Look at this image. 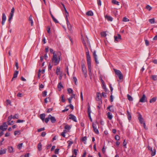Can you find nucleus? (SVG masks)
Instances as JSON below:
<instances>
[{
	"instance_id": "nucleus-1",
	"label": "nucleus",
	"mask_w": 157,
	"mask_h": 157,
	"mask_svg": "<svg viewBox=\"0 0 157 157\" xmlns=\"http://www.w3.org/2000/svg\"><path fill=\"white\" fill-rule=\"evenodd\" d=\"M60 55H59L58 56L56 54H55V53H53V57L52 59V62L54 63L55 66L57 65L59 63Z\"/></svg>"
},
{
	"instance_id": "nucleus-2",
	"label": "nucleus",
	"mask_w": 157,
	"mask_h": 157,
	"mask_svg": "<svg viewBox=\"0 0 157 157\" xmlns=\"http://www.w3.org/2000/svg\"><path fill=\"white\" fill-rule=\"evenodd\" d=\"M87 64L88 67V70L90 76L91 74V62L90 59H87Z\"/></svg>"
},
{
	"instance_id": "nucleus-3",
	"label": "nucleus",
	"mask_w": 157,
	"mask_h": 157,
	"mask_svg": "<svg viewBox=\"0 0 157 157\" xmlns=\"http://www.w3.org/2000/svg\"><path fill=\"white\" fill-rule=\"evenodd\" d=\"M114 71L116 74L118 75L120 79L121 80L123 79V75L120 71L116 69H114Z\"/></svg>"
},
{
	"instance_id": "nucleus-4",
	"label": "nucleus",
	"mask_w": 157,
	"mask_h": 157,
	"mask_svg": "<svg viewBox=\"0 0 157 157\" xmlns=\"http://www.w3.org/2000/svg\"><path fill=\"white\" fill-rule=\"evenodd\" d=\"M61 4H62V5L63 6L64 9L65 13H66V21H67V25H71L70 23V22L69 21L68 19L67 18V17L69 16L68 13L66 10V9L63 3H62Z\"/></svg>"
},
{
	"instance_id": "nucleus-5",
	"label": "nucleus",
	"mask_w": 157,
	"mask_h": 157,
	"mask_svg": "<svg viewBox=\"0 0 157 157\" xmlns=\"http://www.w3.org/2000/svg\"><path fill=\"white\" fill-rule=\"evenodd\" d=\"M8 125L6 122L3 123L2 125L0 126V130H2L3 131L6 130L7 128Z\"/></svg>"
},
{
	"instance_id": "nucleus-6",
	"label": "nucleus",
	"mask_w": 157,
	"mask_h": 157,
	"mask_svg": "<svg viewBox=\"0 0 157 157\" xmlns=\"http://www.w3.org/2000/svg\"><path fill=\"white\" fill-rule=\"evenodd\" d=\"M147 101V98L144 94H143L139 100V102H145Z\"/></svg>"
},
{
	"instance_id": "nucleus-7",
	"label": "nucleus",
	"mask_w": 157,
	"mask_h": 157,
	"mask_svg": "<svg viewBox=\"0 0 157 157\" xmlns=\"http://www.w3.org/2000/svg\"><path fill=\"white\" fill-rule=\"evenodd\" d=\"M92 126L94 129V131L95 133L97 134H99V131L97 128V126L96 124L94 123H93Z\"/></svg>"
},
{
	"instance_id": "nucleus-8",
	"label": "nucleus",
	"mask_w": 157,
	"mask_h": 157,
	"mask_svg": "<svg viewBox=\"0 0 157 157\" xmlns=\"http://www.w3.org/2000/svg\"><path fill=\"white\" fill-rule=\"evenodd\" d=\"M93 55V56L94 58V60H95L96 63V64H98L99 63V62L98 60L97 56L96 54V51H94Z\"/></svg>"
},
{
	"instance_id": "nucleus-9",
	"label": "nucleus",
	"mask_w": 157,
	"mask_h": 157,
	"mask_svg": "<svg viewBox=\"0 0 157 157\" xmlns=\"http://www.w3.org/2000/svg\"><path fill=\"white\" fill-rule=\"evenodd\" d=\"M69 119L71 120H72L75 122H77L76 117L74 115L71 114L69 115Z\"/></svg>"
},
{
	"instance_id": "nucleus-10",
	"label": "nucleus",
	"mask_w": 157,
	"mask_h": 157,
	"mask_svg": "<svg viewBox=\"0 0 157 157\" xmlns=\"http://www.w3.org/2000/svg\"><path fill=\"white\" fill-rule=\"evenodd\" d=\"M49 118H50V120L52 123H54L56 122V119L54 117L52 116L51 114L49 115Z\"/></svg>"
},
{
	"instance_id": "nucleus-11",
	"label": "nucleus",
	"mask_w": 157,
	"mask_h": 157,
	"mask_svg": "<svg viewBox=\"0 0 157 157\" xmlns=\"http://www.w3.org/2000/svg\"><path fill=\"white\" fill-rule=\"evenodd\" d=\"M138 119L140 124H143L144 123H145L144 120L143 118L142 117L141 115L140 114L138 117Z\"/></svg>"
},
{
	"instance_id": "nucleus-12",
	"label": "nucleus",
	"mask_w": 157,
	"mask_h": 157,
	"mask_svg": "<svg viewBox=\"0 0 157 157\" xmlns=\"http://www.w3.org/2000/svg\"><path fill=\"white\" fill-rule=\"evenodd\" d=\"M6 20V17L5 13H2V24L3 25Z\"/></svg>"
},
{
	"instance_id": "nucleus-13",
	"label": "nucleus",
	"mask_w": 157,
	"mask_h": 157,
	"mask_svg": "<svg viewBox=\"0 0 157 157\" xmlns=\"http://www.w3.org/2000/svg\"><path fill=\"white\" fill-rule=\"evenodd\" d=\"M82 69V72H85L86 71V68L85 64L83 63H81Z\"/></svg>"
},
{
	"instance_id": "nucleus-14",
	"label": "nucleus",
	"mask_w": 157,
	"mask_h": 157,
	"mask_svg": "<svg viewBox=\"0 0 157 157\" xmlns=\"http://www.w3.org/2000/svg\"><path fill=\"white\" fill-rule=\"evenodd\" d=\"M7 149L6 148L3 149L2 148L0 149V155H3L6 153Z\"/></svg>"
},
{
	"instance_id": "nucleus-15",
	"label": "nucleus",
	"mask_w": 157,
	"mask_h": 157,
	"mask_svg": "<svg viewBox=\"0 0 157 157\" xmlns=\"http://www.w3.org/2000/svg\"><path fill=\"white\" fill-rule=\"evenodd\" d=\"M114 38L115 41L118 42V39H121V36L120 34H118L117 36H115Z\"/></svg>"
},
{
	"instance_id": "nucleus-16",
	"label": "nucleus",
	"mask_w": 157,
	"mask_h": 157,
	"mask_svg": "<svg viewBox=\"0 0 157 157\" xmlns=\"http://www.w3.org/2000/svg\"><path fill=\"white\" fill-rule=\"evenodd\" d=\"M18 73V71H15L14 73L13 77L12 78L11 81H13L14 78H16L17 77V75Z\"/></svg>"
},
{
	"instance_id": "nucleus-17",
	"label": "nucleus",
	"mask_w": 157,
	"mask_h": 157,
	"mask_svg": "<svg viewBox=\"0 0 157 157\" xmlns=\"http://www.w3.org/2000/svg\"><path fill=\"white\" fill-rule=\"evenodd\" d=\"M97 98L96 100L97 101L101 100V95L100 93H97Z\"/></svg>"
},
{
	"instance_id": "nucleus-18",
	"label": "nucleus",
	"mask_w": 157,
	"mask_h": 157,
	"mask_svg": "<svg viewBox=\"0 0 157 157\" xmlns=\"http://www.w3.org/2000/svg\"><path fill=\"white\" fill-rule=\"evenodd\" d=\"M105 18L106 19H107L108 21H112L113 20V18L112 17H110L109 16H108L107 15H106L105 16Z\"/></svg>"
},
{
	"instance_id": "nucleus-19",
	"label": "nucleus",
	"mask_w": 157,
	"mask_h": 157,
	"mask_svg": "<svg viewBox=\"0 0 157 157\" xmlns=\"http://www.w3.org/2000/svg\"><path fill=\"white\" fill-rule=\"evenodd\" d=\"M63 87V85L61 82L59 83L58 85V88L59 89V90L60 91L62 88Z\"/></svg>"
},
{
	"instance_id": "nucleus-20",
	"label": "nucleus",
	"mask_w": 157,
	"mask_h": 157,
	"mask_svg": "<svg viewBox=\"0 0 157 157\" xmlns=\"http://www.w3.org/2000/svg\"><path fill=\"white\" fill-rule=\"evenodd\" d=\"M107 109H109V110L111 112H113L114 111L113 106V105L109 106L107 108Z\"/></svg>"
},
{
	"instance_id": "nucleus-21",
	"label": "nucleus",
	"mask_w": 157,
	"mask_h": 157,
	"mask_svg": "<svg viewBox=\"0 0 157 157\" xmlns=\"http://www.w3.org/2000/svg\"><path fill=\"white\" fill-rule=\"evenodd\" d=\"M8 151L10 153H12L13 152V148L12 146H9L8 147Z\"/></svg>"
},
{
	"instance_id": "nucleus-22",
	"label": "nucleus",
	"mask_w": 157,
	"mask_h": 157,
	"mask_svg": "<svg viewBox=\"0 0 157 157\" xmlns=\"http://www.w3.org/2000/svg\"><path fill=\"white\" fill-rule=\"evenodd\" d=\"M45 117V114L44 113H43L40 114V118L41 119V120L44 121V120Z\"/></svg>"
},
{
	"instance_id": "nucleus-23",
	"label": "nucleus",
	"mask_w": 157,
	"mask_h": 157,
	"mask_svg": "<svg viewBox=\"0 0 157 157\" xmlns=\"http://www.w3.org/2000/svg\"><path fill=\"white\" fill-rule=\"evenodd\" d=\"M112 2L113 4L115 5H117L118 6H119L120 5L119 2L117 1L116 0H112Z\"/></svg>"
},
{
	"instance_id": "nucleus-24",
	"label": "nucleus",
	"mask_w": 157,
	"mask_h": 157,
	"mask_svg": "<svg viewBox=\"0 0 157 157\" xmlns=\"http://www.w3.org/2000/svg\"><path fill=\"white\" fill-rule=\"evenodd\" d=\"M127 113L128 116V119L129 121L131 119L132 116L130 113L128 111V110L127 111Z\"/></svg>"
},
{
	"instance_id": "nucleus-25",
	"label": "nucleus",
	"mask_w": 157,
	"mask_h": 157,
	"mask_svg": "<svg viewBox=\"0 0 157 157\" xmlns=\"http://www.w3.org/2000/svg\"><path fill=\"white\" fill-rule=\"evenodd\" d=\"M86 14L88 16H92L93 15V13L91 10H90L87 12Z\"/></svg>"
},
{
	"instance_id": "nucleus-26",
	"label": "nucleus",
	"mask_w": 157,
	"mask_h": 157,
	"mask_svg": "<svg viewBox=\"0 0 157 157\" xmlns=\"http://www.w3.org/2000/svg\"><path fill=\"white\" fill-rule=\"evenodd\" d=\"M107 117L109 119L111 120L112 118V116L111 113L109 112L107 113Z\"/></svg>"
},
{
	"instance_id": "nucleus-27",
	"label": "nucleus",
	"mask_w": 157,
	"mask_h": 157,
	"mask_svg": "<svg viewBox=\"0 0 157 157\" xmlns=\"http://www.w3.org/2000/svg\"><path fill=\"white\" fill-rule=\"evenodd\" d=\"M38 148L39 151H40L42 150V144L40 143L38 144Z\"/></svg>"
},
{
	"instance_id": "nucleus-28",
	"label": "nucleus",
	"mask_w": 157,
	"mask_h": 157,
	"mask_svg": "<svg viewBox=\"0 0 157 157\" xmlns=\"http://www.w3.org/2000/svg\"><path fill=\"white\" fill-rule=\"evenodd\" d=\"M156 98L155 97L153 98H152L150 100V103H152L153 102H154L156 100Z\"/></svg>"
},
{
	"instance_id": "nucleus-29",
	"label": "nucleus",
	"mask_w": 157,
	"mask_h": 157,
	"mask_svg": "<svg viewBox=\"0 0 157 157\" xmlns=\"http://www.w3.org/2000/svg\"><path fill=\"white\" fill-rule=\"evenodd\" d=\"M127 97L128 99L130 101H132L133 100V98L129 94H128L127 95Z\"/></svg>"
},
{
	"instance_id": "nucleus-30",
	"label": "nucleus",
	"mask_w": 157,
	"mask_h": 157,
	"mask_svg": "<svg viewBox=\"0 0 157 157\" xmlns=\"http://www.w3.org/2000/svg\"><path fill=\"white\" fill-rule=\"evenodd\" d=\"M149 21L151 24H154L155 23L154 18H151L149 19Z\"/></svg>"
},
{
	"instance_id": "nucleus-31",
	"label": "nucleus",
	"mask_w": 157,
	"mask_h": 157,
	"mask_svg": "<svg viewBox=\"0 0 157 157\" xmlns=\"http://www.w3.org/2000/svg\"><path fill=\"white\" fill-rule=\"evenodd\" d=\"M151 155L152 156L155 155V150L154 149L153 150L152 149V150H151Z\"/></svg>"
},
{
	"instance_id": "nucleus-32",
	"label": "nucleus",
	"mask_w": 157,
	"mask_h": 157,
	"mask_svg": "<svg viewBox=\"0 0 157 157\" xmlns=\"http://www.w3.org/2000/svg\"><path fill=\"white\" fill-rule=\"evenodd\" d=\"M101 36L103 37H105L106 36V34L105 32H102L101 33Z\"/></svg>"
},
{
	"instance_id": "nucleus-33",
	"label": "nucleus",
	"mask_w": 157,
	"mask_h": 157,
	"mask_svg": "<svg viewBox=\"0 0 157 157\" xmlns=\"http://www.w3.org/2000/svg\"><path fill=\"white\" fill-rule=\"evenodd\" d=\"M14 7H13L11 9V12L10 13V15L13 16L14 13Z\"/></svg>"
},
{
	"instance_id": "nucleus-34",
	"label": "nucleus",
	"mask_w": 157,
	"mask_h": 157,
	"mask_svg": "<svg viewBox=\"0 0 157 157\" xmlns=\"http://www.w3.org/2000/svg\"><path fill=\"white\" fill-rule=\"evenodd\" d=\"M151 77L153 80L155 81L157 80V75H152Z\"/></svg>"
},
{
	"instance_id": "nucleus-35",
	"label": "nucleus",
	"mask_w": 157,
	"mask_h": 157,
	"mask_svg": "<svg viewBox=\"0 0 157 157\" xmlns=\"http://www.w3.org/2000/svg\"><path fill=\"white\" fill-rule=\"evenodd\" d=\"M66 133V130H64L63 132H62L61 134V135L63 136V137H65V134Z\"/></svg>"
},
{
	"instance_id": "nucleus-36",
	"label": "nucleus",
	"mask_w": 157,
	"mask_h": 157,
	"mask_svg": "<svg viewBox=\"0 0 157 157\" xmlns=\"http://www.w3.org/2000/svg\"><path fill=\"white\" fill-rule=\"evenodd\" d=\"M86 56L87 59H90V55L89 52V51L86 52Z\"/></svg>"
},
{
	"instance_id": "nucleus-37",
	"label": "nucleus",
	"mask_w": 157,
	"mask_h": 157,
	"mask_svg": "<svg viewBox=\"0 0 157 157\" xmlns=\"http://www.w3.org/2000/svg\"><path fill=\"white\" fill-rule=\"evenodd\" d=\"M87 111H88V114H91V111L90 110V106L89 105L88 106Z\"/></svg>"
},
{
	"instance_id": "nucleus-38",
	"label": "nucleus",
	"mask_w": 157,
	"mask_h": 157,
	"mask_svg": "<svg viewBox=\"0 0 157 157\" xmlns=\"http://www.w3.org/2000/svg\"><path fill=\"white\" fill-rule=\"evenodd\" d=\"M67 91H68V94H71V93H72V92H73V90H72V89L71 88H68L67 89Z\"/></svg>"
},
{
	"instance_id": "nucleus-39",
	"label": "nucleus",
	"mask_w": 157,
	"mask_h": 157,
	"mask_svg": "<svg viewBox=\"0 0 157 157\" xmlns=\"http://www.w3.org/2000/svg\"><path fill=\"white\" fill-rule=\"evenodd\" d=\"M64 96L63 94L61 96V101L63 102H64L65 101V99L64 98Z\"/></svg>"
},
{
	"instance_id": "nucleus-40",
	"label": "nucleus",
	"mask_w": 157,
	"mask_h": 157,
	"mask_svg": "<svg viewBox=\"0 0 157 157\" xmlns=\"http://www.w3.org/2000/svg\"><path fill=\"white\" fill-rule=\"evenodd\" d=\"M19 118V116L18 114H15V115L12 117V118L13 119H18Z\"/></svg>"
},
{
	"instance_id": "nucleus-41",
	"label": "nucleus",
	"mask_w": 157,
	"mask_h": 157,
	"mask_svg": "<svg viewBox=\"0 0 157 157\" xmlns=\"http://www.w3.org/2000/svg\"><path fill=\"white\" fill-rule=\"evenodd\" d=\"M64 128L67 130H69L71 128L70 126L68 125H66L64 127Z\"/></svg>"
},
{
	"instance_id": "nucleus-42",
	"label": "nucleus",
	"mask_w": 157,
	"mask_h": 157,
	"mask_svg": "<svg viewBox=\"0 0 157 157\" xmlns=\"http://www.w3.org/2000/svg\"><path fill=\"white\" fill-rule=\"evenodd\" d=\"M50 119V118H49V115L48 116V117L45 119H44L45 122L46 123H47L48 122L49 120Z\"/></svg>"
},
{
	"instance_id": "nucleus-43",
	"label": "nucleus",
	"mask_w": 157,
	"mask_h": 157,
	"mask_svg": "<svg viewBox=\"0 0 157 157\" xmlns=\"http://www.w3.org/2000/svg\"><path fill=\"white\" fill-rule=\"evenodd\" d=\"M86 139H87V138L86 136H84L82 138V141L84 142V143L85 144H86Z\"/></svg>"
},
{
	"instance_id": "nucleus-44",
	"label": "nucleus",
	"mask_w": 157,
	"mask_h": 157,
	"mask_svg": "<svg viewBox=\"0 0 157 157\" xmlns=\"http://www.w3.org/2000/svg\"><path fill=\"white\" fill-rule=\"evenodd\" d=\"M146 8V9L149 11H150L152 9V7L149 5H147Z\"/></svg>"
},
{
	"instance_id": "nucleus-45",
	"label": "nucleus",
	"mask_w": 157,
	"mask_h": 157,
	"mask_svg": "<svg viewBox=\"0 0 157 157\" xmlns=\"http://www.w3.org/2000/svg\"><path fill=\"white\" fill-rule=\"evenodd\" d=\"M123 21L124 22H128L129 21V20L126 17H124L123 18Z\"/></svg>"
},
{
	"instance_id": "nucleus-46",
	"label": "nucleus",
	"mask_w": 157,
	"mask_h": 157,
	"mask_svg": "<svg viewBox=\"0 0 157 157\" xmlns=\"http://www.w3.org/2000/svg\"><path fill=\"white\" fill-rule=\"evenodd\" d=\"M13 16V15H10V16H9V19H8V21L10 23L11 20L12 19Z\"/></svg>"
},
{
	"instance_id": "nucleus-47",
	"label": "nucleus",
	"mask_w": 157,
	"mask_h": 157,
	"mask_svg": "<svg viewBox=\"0 0 157 157\" xmlns=\"http://www.w3.org/2000/svg\"><path fill=\"white\" fill-rule=\"evenodd\" d=\"M12 118H13L12 115L9 116L8 118V122L10 121Z\"/></svg>"
},
{
	"instance_id": "nucleus-48",
	"label": "nucleus",
	"mask_w": 157,
	"mask_h": 157,
	"mask_svg": "<svg viewBox=\"0 0 157 157\" xmlns=\"http://www.w3.org/2000/svg\"><path fill=\"white\" fill-rule=\"evenodd\" d=\"M23 143H21L18 144L17 146V148L20 149L22 146Z\"/></svg>"
},
{
	"instance_id": "nucleus-49",
	"label": "nucleus",
	"mask_w": 157,
	"mask_h": 157,
	"mask_svg": "<svg viewBox=\"0 0 157 157\" xmlns=\"http://www.w3.org/2000/svg\"><path fill=\"white\" fill-rule=\"evenodd\" d=\"M45 130V128L44 127L40 128L38 129L37 131L39 132H40L42 131H44Z\"/></svg>"
},
{
	"instance_id": "nucleus-50",
	"label": "nucleus",
	"mask_w": 157,
	"mask_h": 157,
	"mask_svg": "<svg viewBox=\"0 0 157 157\" xmlns=\"http://www.w3.org/2000/svg\"><path fill=\"white\" fill-rule=\"evenodd\" d=\"M20 131H16L14 132V134L15 136L17 134H20Z\"/></svg>"
},
{
	"instance_id": "nucleus-51",
	"label": "nucleus",
	"mask_w": 157,
	"mask_h": 157,
	"mask_svg": "<svg viewBox=\"0 0 157 157\" xmlns=\"http://www.w3.org/2000/svg\"><path fill=\"white\" fill-rule=\"evenodd\" d=\"M43 59H44L43 57H42V56L40 57V61L39 62V64L40 65V63L42 62Z\"/></svg>"
},
{
	"instance_id": "nucleus-52",
	"label": "nucleus",
	"mask_w": 157,
	"mask_h": 157,
	"mask_svg": "<svg viewBox=\"0 0 157 157\" xmlns=\"http://www.w3.org/2000/svg\"><path fill=\"white\" fill-rule=\"evenodd\" d=\"M78 150L77 149H75L74 150L73 153L75 155V156L77 155V152H78Z\"/></svg>"
},
{
	"instance_id": "nucleus-53",
	"label": "nucleus",
	"mask_w": 157,
	"mask_h": 157,
	"mask_svg": "<svg viewBox=\"0 0 157 157\" xmlns=\"http://www.w3.org/2000/svg\"><path fill=\"white\" fill-rule=\"evenodd\" d=\"M145 44L147 46H148L149 45V42L148 40H145Z\"/></svg>"
},
{
	"instance_id": "nucleus-54",
	"label": "nucleus",
	"mask_w": 157,
	"mask_h": 157,
	"mask_svg": "<svg viewBox=\"0 0 157 157\" xmlns=\"http://www.w3.org/2000/svg\"><path fill=\"white\" fill-rule=\"evenodd\" d=\"M47 91H44L43 93L42 94L43 97H45L47 95Z\"/></svg>"
},
{
	"instance_id": "nucleus-55",
	"label": "nucleus",
	"mask_w": 157,
	"mask_h": 157,
	"mask_svg": "<svg viewBox=\"0 0 157 157\" xmlns=\"http://www.w3.org/2000/svg\"><path fill=\"white\" fill-rule=\"evenodd\" d=\"M60 68L59 67H57V68H56V73H57V72H58V73L60 72Z\"/></svg>"
},
{
	"instance_id": "nucleus-56",
	"label": "nucleus",
	"mask_w": 157,
	"mask_h": 157,
	"mask_svg": "<svg viewBox=\"0 0 157 157\" xmlns=\"http://www.w3.org/2000/svg\"><path fill=\"white\" fill-rule=\"evenodd\" d=\"M115 139L117 140H119L120 139V137L119 136L117 135H116L115 136Z\"/></svg>"
},
{
	"instance_id": "nucleus-57",
	"label": "nucleus",
	"mask_w": 157,
	"mask_h": 157,
	"mask_svg": "<svg viewBox=\"0 0 157 157\" xmlns=\"http://www.w3.org/2000/svg\"><path fill=\"white\" fill-rule=\"evenodd\" d=\"M59 149H56L55 150V153L56 154H58L59 153Z\"/></svg>"
},
{
	"instance_id": "nucleus-58",
	"label": "nucleus",
	"mask_w": 157,
	"mask_h": 157,
	"mask_svg": "<svg viewBox=\"0 0 157 157\" xmlns=\"http://www.w3.org/2000/svg\"><path fill=\"white\" fill-rule=\"evenodd\" d=\"M102 87L105 90V91H106L107 89L106 87V86L105 85V84H102Z\"/></svg>"
},
{
	"instance_id": "nucleus-59",
	"label": "nucleus",
	"mask_w": 157,
	"mask_h": 157,
	"mask_svg": "<svg viewBox=\"0 0 157 157\" xmlns=\"http://www.w3.org/2000/svg\"><path fill=\"white\" fill-rule=\"evenodd\" d=\"M72 99V97H71V96L68 99V101H69V102L70 103H71V100Z\"/></svg>"
},
{
	"instance_id": "nucleus-60",
	"label": "nucleus",
	"mask_w": 157,
	"mask_h": 157,
	"mask_svg": "<svg viewBox=\"0 0 157 157\" xmlns=\"http://www.w3.org/2000/svg\"><path fill=\"white\" fill-rule=\"evenodd\" d=\"M98 6H101V0H98Z\"/></svg>"
},
{
	"instance_id": "nucleus-61",
	"label": "nucleus",
	"mask_w": 157,
	"mask_h": 157,
	"mask_svg": "<svg viewBox=\"0 0 157 157\" xmlns=\"http://www.w3.org/2000/svg\"><path fill=\"white\" fill-rule=\"evenodd\" d=\"M24 121L23 120H18L16 122L17 123H19L21 122H23Z\"/></svg>"
},
{
	"instance_id": "nucleus-62",
	"label": "nucleus",
	"mask_w": 157,
	"mask_h": 157,
	"mask_svg": "<svg viewBox=\"0 0 157 157\" xmlns=\"http://www.w3.org/2000/svg\"><path fill=\"white\" fill-rule=\"evenodd\" d=\"M63 76V75L62 73H60L59 74V79L60 80H61L62 78V77Z\"/></svg>"
},
{
	"instance_id": "nucleus-63",
	"label": "nucleus",
	"mask_w": 157,
	"mask_h": 157,
	"mask_svg": "<svg viewBox=\"0 0 157 157\" xmlns=\"http://www.w3.org/2000/svg\"><path fill=\"white\" fill-rule=\"evenodd\" d=\"M102 97H103L104 98H106V93H105L102 92Z\"/></svg>"
},
{
	"instance_id": "nucleus-64",
	"label": "nucleus",
	"mask_w": 157,
	"mask_h": 157,
	"mask_svg": "<svg viewBox=\"0 0 157 157\" xmlns=\"http://www.w3.org/2000/svg\"><path fill=\"white\" fill-rule=\"evenodd\" d=\"M46 135V133L45 132H43L41 133V136L44 137Z\"/></svg>"
}]
</instances>
